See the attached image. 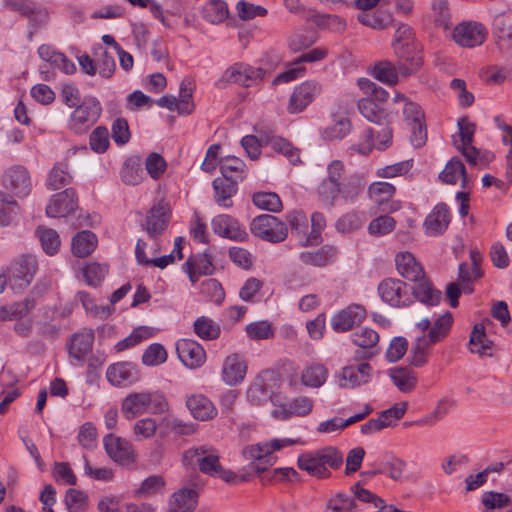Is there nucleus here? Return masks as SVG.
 Returning a JSON list of instances; mask_svg holds the SVG:
<instances>
[{"label":"nucleus","mask_w":512,"mask_h":512,"mask_svg":"<svg viewBox=\"0 0 512 512\" xmlns=\"http://www.w3.org/2000/svg\"><path fill=\"white\" fill-rule=\"evenodd\" d=\"M292 439H273L269 442L247 445L242 450V455L246 460L251 461L250 468L258 475L265 472L269 466L274 464L275 457L272 453L283 447L296 444Z\"/></svg>","instance_id":"1"},{"label":"nucleus","mask_w":512,"mask_h":512,"mask_svg":"<svg viewBox=\"0 0 512 512\" xmlns=\"http://www.w3.org/2000/svg\"><path fill=\"white\" fill-rule=\"evenodd\" d=\"M366 182L360 174L350 173L346 179L320 196L319 201L328 208H333L338 202L353 204L365 189Z\"/></svg>","instance_id":"2"},{"label":"nucleus","mask_w":512,"mask_h":512,"mask_svg":"<svg viewBox=\"0 0 512 512\" xmlns=\"http://www.w3.org/2000/svg\"><path fill=\"white\" fill-rule=\"evenodd\" d=\"M377 292L384 303L394 308L406 307L413 302L411 290L400 279L386 278L382 280L378 284Z\"/></svg>","instance_id":"3"},{"label":"nucleus","mask_w":512,"mask_h":512,"mask_svg":"<svg viewBox=\"0 0 512 512\" xmlns=\"http://www.w3.org/2000/svg\"><path fill=\"white\" fill-rule=\"evenodd\" d=\"M101 110L100 102L95 97L84 98L71 114L70 129L78 134L84 133L98 120Z\"/></svg>","instance_id":"4"},{"label":"nucleus","mask_w":512,"mask_h":512,"mask_svg":"<svg viewBox=\"0 0 512 512\" xmlns=\"http://www.w3.org/2000/svg\"><path fill=\"white\" fill-rule=\"evenodd\" d=\"M251 233L270 242H281L286 239L288 229L277 217L263 214L255 217L250 224Z\"/></svg>","instance_id":"5"},{"label":"nucleus","mask_w":512,"mask_h":512,"mask_svg":"<svg viewBox=\"0 0 512 512\" xmlns=\"http://www.w3.org/2000/svg\"><path fill=\"white\" fill-rule=\"evenodd\" d=\"M37 260L32 255H22L11 262L8 267V278L11 287L19 289L30 285L37 272Z\"/></svg>","instance_id":"6"},{"label":"nucleus","mask_w":512,"mask_h":512,"mask_svg":"<svg viewBox=\"0 0 512 512\" xmlns=\"http://www.w3.org/2000/svg\"><path fill=\"white\" fill-rule=\"evenodd\" d=\"M323 86L315 80H307L297 85L289 99L287 109L291 114L304 111L321 93Z\"/></svg>","instance_id":"7"},{"label":"nucleus","mask_w":512,"mask_h":512,"mask_svg":"<svg viewBox=\"0 0 512 512\" xmlns=\"http://www.w3.org/2000/svg\"><path fill=\"white\" fill-rule=\"evenodd\" d=\"M264 73L262 68H255L244 63H235L224 71L220 82L251 87L263 79Z\"/></svg>","instance_id":"8"},{"label":"nucleus","mask_w":512,"mask_h":512,"mask_svg":"<svg viewBox=\"0 0 512 512\" xmlns=\"http://www.w3.org/2000/svg\"><path fill=\"white\" fill-rule=\"evenodd\" d=\"M2 185L14 196L25 197L32 189L30 173L24 166H11L3 173Z\"/></svg>","instance_id":"9"},{"label":"nucleus","mask_w":512,"mask_h":512,"mask_svg":"<svg viewBox=\"0 0 512 512\" xmlns=\"http://www.w3.org/2000/svg\"><path fill=\"white\" fill-rule=\"evenodd\" d=\"M184 461L189 465H198L202 473L215 475L219 471V455L217 451L208 446L191 448L184 453Z\"/></svg>","instance_id":"10"},{"label":"nucleus","mask_w":512,"mask_h":512,"mask_svg":"<svg viewBox=\"0 0 512 512\" xmlns=\"http://www.w3.org/2000/svg\"><path fill=\"white\" fill-rule=\"evenodd\" d=\"M3 5L6 9L19 12L21 16L27 18L32 26L45 25L49 19V12L46 8L38 5L31 0H4Z\"/></svg>","instance_id":"11"},{"label":"nucleus","mask_w":512,"mask_h":512,"mask_svg":"<svg viewBox=\"0 0 512 512\" xmlns=\"http://www.w3.org/2000/svg\"><path fill=\"white\" fill-rule=\"evenodd\" d=\"M372 367L368 363L343 367L336 375L338 385L342 389H354L367 384L371 380Z\"/></svg>","instance_id":"12"},{"label":"nucleus","mask_w":512,"mask_h":512,"mask_svg":"<svg viewBox=\"0 0 512 512\" xmlns=\"http://www.w3.org/2000/svg\"><path fill=\"white\" fill-rule=\"evenodd\" d=\"M487 36L486 28L478 22H463L453 30L454 41L466 48H474L484 43Z\"/></svg>","instance_id":"13"},{"label":"nucleus","mask_w":512,"mask_h":512,"mask_svg":"<svg viewBox=\"0 0 512 512\" xmlns=\"http://www.w3.org/2000/svg\"><path fill=\"white\" fill-rule=\"evenodd\" d=\"M78 208V198L73 188H66L51 196L46 207L48 217H66Z\"/></svg>","instance_id":"14"},{"label":"nucleus","mask_w":512,"mask_h":512,"mask_svg":"<svg viewBox=\"0 0 512 512\" xmlns=\"http://www.w3.org/2000/svg\"><path fill=\"white\" fill-rule=\"evenodd\" d=\"M179 360L190 369L201 367L206 361L204 348L192 339H180L176 343Z\"/></svg>","instance_id":"15"},{"label":"nucleus","mask_w":512,"mask_h":512,"mask_svg":"<svg viewBox=\"0 0 512 512\" xmlns=\"http://www.w3.org/2000/svg\"><path fill=\"white\" fill-rule=\"evenodd\" d=\"M103 444L113 461L119 464H129L135 460V451L127 440L109 434L104 437Z\"/></svg>","instance_id":"16"},{"label":"nucleus","mask_w":512,"mask_h":512,"mask_svg":"<svg viewBox=\"0 0 512 512\" xmlns=\"http://www.w3.org/2000/svg\"><path fill=\"white\" fill-rule=\"evenodd\" d=\"M366 317V310L362 305L352 304L335 314L330 321L336 332H346L355 324L362 322Z\"/></svg>","instance_id":"17"},{"label":"nucleus","mask_w":512,"mask_h":512,"mask_svg":"<svg viewBox=\"0 0 512 512\" xmlns=\"http://www.w3.org/2000/svg\"><path fill=\"white\" fill-rule=\"evenodd\" d=\"M211 225L214 233L221 237L235 241H245L248 239L246 230L240 225L238 220L230 215L222 214L214 217Z\"/></svg>","instance_id":"18"},{"label":"nucleus","mask_w":512,"mask_h":512,"mask_svg":"<svg viewBox=\"0 0 512 512\" xmlns=\"http://www.w3.org/2000/svg\"><path fill=\"white\" fill-rule=\"evenodd\" d=\"M247 373V362L238 353L231 354L224 359L221 377L229 386H236L241 383Z\"/></svg>","instance_id":"19"},{"label":"nucleus","mask_w":512,"mask_h":512,"mask_svg":"<svg viewBox=\"0 0 512 512\" xmlns=\"http://www.w3.org/2000/svg\"><path fill=\"white\" fill-rule=\"evenodd\" d=\"M451 216L446 204H437L427 215L424 221L425 233L428 236H438L443 234L450 223Z\"/></svg>","instance_id":"20"},{"label":"nucleus","mask_w":512,"mask_h":512,"mask_svg":"<svg viewBox=\"0 0 512 512\" xmlns=\"http://www.w3.org/2000/svg\"><path fill=\"white\" fill-rule=\"evenodd\" d=\"M395 187L388 182H374L368 188L369 198L385 212H391L398 209V205L391 202Z\"/></svg>","instance_id":"21"},{"label":"nucleus","mask_w":512,"mask_h":512,"mask_svg":"<svg viewBox=\"0 0 512 512\" xmlns=\"http://www.w3.org/2000/svg\"><path fill=\"white\" fill-rule=\"evenodd\" d=\"M398 69L401 75L407 77L415 73L422 66V56L418 45L411 47L396 46Z\"/></svg>","instance_id":"22"},{"label":"nucleus","mask_w":512,"mask_h":512,"mask_svg":"<svg viewBox=\"0 0 512 512\" xmlns=\"http://www.w3.org/2000/svg\"><path fill=\"white\" fill-rule=\"evenodd\" d=\"M186 407L193 418L207 421L217 415V409L209 398L203 394H192L186 398Z\"/></svg>","instance_id":"23"},{"label":"nucleus","mask_w":512,"mask_h":512,"mask_svg":"<svg viewBox=\"0 0 512 512\" xmlns=\"http://www.w3.org/2000/svg\"><path fill=\"white\" fill-rule=\"evenodd\" d=\"M396 268L399 274L411 282H416L424 277V269L410 252H400L395 258Z\"/></svg>","instance_id":"24"},{"label":"nucleus","mask_w":512,"mask_h":512,"mask_svg":"<svg viewBox=\"0 0 512 512\" xmlns=\"http://www.w3.org/2000/svg\"><path fill=\"white\" fill-rule=\"evenodd\" d=\"M150 400L149 392L131 393L123 400L121 411L128 420L134 419L149 411Z\"/></svg>","instance_id":"25"},{"label":"nucleus","mask_w":512,"mask_h":512,"mask_svg":"<svg viewBox=\"0 0 512 512\" xmlns=\"http://www.w3.org/2000/svg\"><path fill=\"white\" fill-rule=\"evenodd\" d=\"M349 174L345 164L341 160H332L329 162L326 167V177L322 179L317 188L318 198L346 179Z\"/></svg>","instance_id":"26"},{"label":"nucleus","mask_w":512,"mask_h":512,"mask_svg":"<svg viewBox=\"0 0 512 512\" xmlns=\"http://www.w3.org/2000/svg\"><path fill=\"white\" fill-rule=\"evenodd\" d=\"M182 269L188 274L192 284H195L201 275H211L214 270L212 260L206 253L188 258L182 265Z\"/></svg>","instance_id":"27"},{"label":"nucleus","mask_w":512,"mask_h":512,"mask_svg":"<svg viewBox=\"0 0 512 512\" xmlns=\"http://www.w3.org/2000/svg\"><path fill=\"white\" fill-rule=\"evenodd\" d=\"M107 380L115 386L128 385L138 379L135 366L130 362H119L108 367Z\"/></svg>","instance_id":"28"},{"label":"nucleus","mask_w":512,"mask_h":512,"mask_svg":"<svg viewBox=\"0 0 512 512\" xmlns=\"http://www.w3.org/2000/svg\"><path fill=\"white\" fill-rule=\"evenodd\" d=\"M493 27L498 48L504 52H512V15L496 16Z\"/></svg>","instance_id":"29"},{"label":"nucleus","mask_w":512,"mask_h":512,"mask_svg":"<svg viewBox=\"0 0 512 512\" xmlns=\"http://www.w3.org/2000/svg\"><path fill=\"white\" fill-rule=\"evenodd\" d=\"M281 409H274L272 416L275 419L286 420L291 416H306L313 408V401L309 397L301 396L293 399L288 405H280Z\"/></svg>","instance_id":"30"},{"label":"nucleus","mask_w":512,"mask_h":512,"mask_svg":"<svg viewBox=\"0 0 512 512\" xmlns=\"http://www.w3.org/2000/svg\"><path fill=\"white\" fill-rule=\"evenodd\" d=\"M168 225L167 207L164 204H157L153 206L145 220V230L150 237H156L162 234Z\"/></svg>","instance_id":"31"},{"label":"nucleus","mask_w":512,"mask_h":512,"mask_svg":"<svg viewBox=\"0 0 512 512\" xmlns=\"http://www.w3.org/2000/svg\"><path fill=\"white\" fill-rule=\"evenodd\" d=\"M94 342V333L90 329H84L71 337L69 354L76 360H83L91 351Z\"/></svg>","instance_id":"32"},{"label":"nucleus","mask_w":512,"mask_h":512,"mask_svg":"<svg viewBox=\"0 0 512 512\" xmlns=\"http://www.w3.org/2000/svg\"><path fill=\"white\" fill-rule=\"evenodd\" d=\"M198 494L193 489H180L169 500L168 512H193L197 505Z\"/></svg>","instance_id":"33"},{"label":"nucleus","mask_w":512,"mask_h":512,"mask_svg":"<svg viewBox=\"0 0 512 512\" xmlns=\"http://www.w3.org/2000/svg\"><path fill=\"white\" fill-rule=\"evenodd\" d=\"M415 283L416 284L411 291V295L413 294L418 301L426 305L435 306L439 304L442 298L441 291L433 287L425 274L423 279H420Z\"/></svg>","instance_id":"34"},{"label":"nucleus","mask_w":512,"mask_h":512,"mask_svg":"<svg viewBox=\"0 0 512 512\" xmlns=\"http://www.w3.org/2000/svg\"><path fill=\"white\" fill-rule=\"evenodd\" d=\"M213 189L215 201L223 207L229 208L232 206L230 198L237 191V181L226 178H216L213 180Z\"/></svg>","instance_id":"35"},{"label":"nucleus","mask_w":512,"mask_h":512,"mask_svg":"<svg viewBox=\"0 0 512 512\" xmlns=\"http://www.w3.org/2000/svg\"><path fill=\"white\" fill-rule=\"evenodd\" d=\"M328 369L319 363L311 364L301 372V383L310 388H320L328 378Z\"/></svg>","instance_id":"36"},{"label":"nucleus","mask_w":512,"mask_h":512,"mask_svg":"<svg viewBox=\"0 0 512 512\" xmlns=\"http://www.w3.org/2000/svg\"><path fill=\"white\" fill-rule=\"evenodd\" d=\"M453 323V317L450 312H445L439 316L433 324L431 323V329L428 334L422 335L431 344H436L447 337Z\"/></svg>","instance_id":"37"},{"label":"nucleus","mask_w":512,"mask_h":512,"mask_svg":"<svg viewBox=\"0 0 512 512\" xmlns=\"http://www.w3.org/2000/svg\"><path fill=\"white\" fill-rule=\"evenodd\" d=\"M298 467L306 471L308 474L318 477L327 478L330 472L324 466H321L320 458L317 451L306 452L298 457Z\"/></svg>","instance_id":"38"},{"label":"nucleus","mask_w":512,"mask_h":512,"mask_svg":"<svg viewBox=\"0 0 512 512\" xmlns=\"http://www.w3.org/2000/svg\"><path fill=\"white\" fill-rule=\"evenodd\" d=\"M122 181L127 185H138L143 182L145 174L142 168L141 159L138 156L128 158L121 170Z\"/></svg>","instance_id":"39"},{"label":"nucleus","mask_w":512,"mask_h":512,"mask_svg":"<svg viewBox=\"0 0 512 512\" xmlns=\"http://www.w3.org/2000/svg\"><path fill=\"white\" fill-rule=\"evenodd\" d=\"M72 175L66 162L56 163L48 174L46 181L47 188L50 190H58L70 184Z\"/></svg>","instance_id":"40"},{"label":"nucleus","mask_w":512,"mask_h":512,"mask_svg":"<svg viewBox=\"0 0 512 512\" xmlns=\"http://www.w3.org/2000/svg\"><path fill=\"white\" fill-rule=\"evenodd\" d=\"M97 245V238L91 231H81L72 239V252L78 257L91 254Z\"/></svg>","instance_id":"41"},{"label":"nucleus","mask_w":512,"mask_h":512,"mask_svg":"<svg viewBox=\"0 0 512 512\" xmlns=\"http://www.w3.org/2000/svg\"><path fill=\"white\" fill-rule=\"evenodd\" d=\"M336 253L337 250L334 247L322 246L316 251L300 253L299 258L304 264L320 267L327 265L335 257Z\"/></svg>","instance_id":"42"},{"label":"nucleus","mask_w":512,"mask_h":512,"mask_svg":"<svg viewBox=\"0 0 512 512\" xmlns=\"http://www.w3.org/2000/svg\"><path fill=\"white\" fill-rule=\"evenodd\" d=\"M398 63L394 64L390 61L383 60L376 63L373 67V76L387 85H396L399 80Z\"/></svg>","instance_id":"43"},{"label":"nucleus","mask_w":512,"mask_h":512,"mask_svg":"<svg viewBox=\"0 0 512 512\" xmlns=\"http://www.w3.org/2000/svg\"><path fill=\"white\" fill-rule=\"evenodd\" d=\"M266 143L269 144L275 152L284 155L291 164L296 165L301 162L300 150L294 147L288 140L282 137L272 136L266 139Z\"/></svg>","instance_id":"44"},{"label":"nucleus","mask_w":512,"mask_h":512,"mask_svg":"<svg viewBox=\"0 0 512 512\" xmlns=\"http://www.w3.org/2000/svg\"><path fill=\"white\" fill-rule=\"evenodd\" d=\"M229 15L227 4L223 0H208L202 9V16L212 24H219Z\"/></svg>","instance_id":"45"},{"label":"nucleus","mask_w":512,"mask_h":512,"mask_svg":"<svg viewBox=\"0 0 512 512\" xmlns=\"http://www.w3.org/2000/svg\"><path fill=\"white\" fill-rule=\"evenodd\" d=\"M439 178L446 184H455L461 179L462 185L465 186L467 175L463 163L458 158H452L439 174Z\"/></svg>","instance_id":"46"},{"label":"nucleus","mask_w":512,"mask_h":512,"mask_svg":"<svg viewBox=\"0 0 512 512\" xmlns=\"http://www.w3.org/2000/svg\"><path fill=\"white\" fill-rule=\"evenodd\" d=\"M492 342L487 338L485 329L482 325H475L469 340V349L472 353L483 355H491L489 352Z\"/></svg>","instance_id":"47"},{"label":"nucleus","mask_w":512,"mask_h":512,"mask_svg":"<svg viewBox=\"0 0 512 512\" xmlns=\"http://www.w3.org/2000/svg\"><path fill=\"white\" fill-rule=\"evenodd\" d=\"M35 306L33 299L14 303L12 305L0 307V321H10L22 318L27 315Z\"/></svg>","instance_id":"48"},{"label":"nucleus","mask_w":512,"mask_h":512,"mask_svg":"<svg viewBox=\"0 0 512 512\" xmlns=\"http://www.w3.org/2000/svg\"><path fill=\"white\" fill-rule=\"evenodd\" d=\"M357 20L372 29L383 30L391 24L392 18L390 14L382 11H365L357 15Z\"/></svg>","instance_id":"49"},{"label":"nucleus","mask_w":512,"mask_h":512,"mask_svg":"<svg viewBox=\"0 0 512 512\" xmlns=\"http://www.w3.org/2000/svg\"><path fill=\"white\" fill-rule=\"evenodd\" d=\"M94 56L98 73L104 78H110L116 68L114 56L102 46H98L94 49Z\"/></svg>","instance_id":"50"},{"label":"nucleus","mask_w":512,"mask_h":512,"mask_svg":"<svg viewBox=\"0 0 512 512\" xmlns=\"http://www.w3.org/2000/svg\"><path fill=\"white\" fill-rule=\"evenodd\" d=\"M36 234L46 254L53 256L58 252L61 242L58 233L54 229L38 227Z\"/></svg>","instance_id":"51"},{"label":"nucleus","mask_w":512,"mask_h":512,"mask_svg":"<svg viewBox=\"0 0 512 512\" xmlns=\"http://www.w3.org/2000/svg\"><path fill=\"white\" fill-rule=\"evenodd\" d=\"M220 326L212 319L201 316L194 322V332L203 340H214L220 335Z\"/></svg>","instance_id":"52"},{"label":"nucleus","mask_w":512,"mask_h":512,"mask_svg":"<svg viewBox=\"0 0 512 512\" xmlns=\"http://www.w3.org/2000/svg\"><path fill=\"white\" fill-rule=\"evenodd\" d=\"M358 109L368 121L380 124L385 119L384 110L378 103L370 98H363L358 101Z\"/></svg>","instance_id":"53"},{"label":"nucleus","mask_w":512,"mask_h":512,"mask_svg":"<svg viewBox=\"0 0 512 512\" xmlns=\"http://www.w3.org/2000/svg\"><path fill=\"white\" fill-rule=\"evenodd\" d=\"M19 212L18 204L10 196L0 193V226L10 225Z\"/></svg>","instance_id":"54"},{"label":"nucleus","mask_w":512,"mask_h":512,"mask_svg":"<svg viewBox=\"0 0 512 512\" xmlns=\"http://www.w3.org/2000/svg\"><path fill=\"white\" fill-rule=\"evenodd\" d=\"M244 168V162L234 156H227L220 160V171L222 178L235 180L241 179Z\"/></svg>","instance_id":"55"},{"label":"nucleus","mask_w":512,"mask_h":512,"mask_svg":"<svg viewBox=\"0 0 512 512\" xmlns=\"http://www.w3.org/2000/svg\"><path fill=\"white\" fill-rule=\"evenodd\" d=\"M253 203L260 209L279 212L282 209L280 197L273 192H257L253 195Z\"/></svg>","instance_id":"56"},{"label":"nucleus","mask_w":512,"mask_h":512,"mask_svg":"<svg viewBox=\"0 0 512 512\" xmlns=\"http://www.w3.org/2000/svg\"><path fill=\"white\" fill-rule=\"evenodd\" d=\"M267 384L262 376L256 377L247 390V399L254 405H260L269 398Z\"/></svg>","instance_id":"57"},{"label":"nucleus","mask_w":512,"mask_h":512,"mask_svg":"<svg viewBox=\"0 0 512 512\" xmlns=\"http://www.w3.org/2000/svg\"><path fill=\"white\" fill-rule=\"evenodd\" d=\"M351 130V123L346 117L334 119V123L324 128L322 135L325 139L334 140L344 138Z\"/></svg>","instance_id":"58"},{"label":"nucleus","mask_w":512,"mask_h":512,"mask_svg":"<svg viewBox=\"0 0 512 512\" xmlns=\"http://www.w3.org/2000/svg\"><path fill=\"white\" fill-rule=\"evenodd\" d=\"M352 342L363 349H373L379 342L378 333L370 328H361L351 335Z\"/></svg>","instance_id":"59"},{"label":"nucleus","mask_w":512,"mask_h":512,"mask_svg":"<svg viewBox=\"0 0 512 512\" xmlns=\"http://www.w3.org/2000/svg\"><path fill=\"white\" fill-rule=\"evenodd\" d=\"M432 345L423 337H417L410 351L411 364L415 367H423L427 363L428 349Z\"/></svg>","instance_id":"60"},{"label":"nucleus","mask_w":512,"mask_h":512,"mask_svg":"<svg viewBox=\"0 0 512 512\" xmlns=\"http://www.w3.org/2000/svg\"><path fill=\"white\" fill-rule=\"evenodd\" d=\"M167 356L166 349L161 344L154 343L145 349L142 355V363L150 367L158 366L166 362Z\"/></svg>","instance_id":"61"},{"label":"nucleus","mask_w":512,"mask_h":512,"mask_svg":"<svg viewBox=\"0 0 512 512\" xmlns=\"http://www.w3.org/2000/svg\"><path fill=\"white\" fill-rule=\"evenodd\" d=\"M65 504L69 512H85L88 507V497L84 492L70 488L66 492Z\"/></svg>","instance_id":"62"},{"label":"nucleus","mask_w":512,"mask_h":512,"mask_svg":"<svg viewBox=\"0 0 512 512\" xmlns=\"http://www.w3.org/2000/svg\"><path fill=\"white\" fill-rule=\"evenodd\" d=\"M151 335V329L148 327L136 328L128 337L120 340L115 345V350L117 352H121L128 348L134 347L137 344L141 343L143 340L149 338Z\"/></svg>","instance_id":"63"},{"label":"nucleus","mask_w":512,"mask_h":512,"mask_svg":"<svg viewBox=\"0 0 512 512\" xmlns=\"http://www.w3.org/2000/svg\"><path fill=\"white\" fill-rule=\"evenodd\" d=\"M355 507V500L352 496L338 493L328 501L326 512H354Z\"/></svg>","instance_id":"64"}]
</instances>
